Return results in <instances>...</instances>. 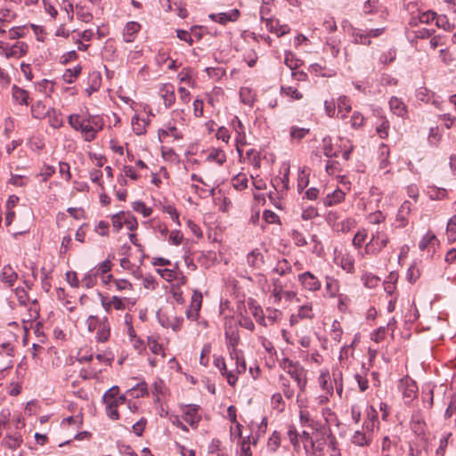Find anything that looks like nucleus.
I'll list each match as a JSON object with an SVG mask.
<instances>
[{
    "label": "nucleus",
    "instance_id": "obj_54",
    "mask_svg": "<svg viewBox=\"0 0 456 456\" xmlns=\"http://www.w3.org/2000/svg\"><path fill=\"white\" fill-rule=\"evenodd\" d=\"M278 265H285V268H279V267H274L273 268V272L275 273H278L280 275L283 276L287 273H291L292 271V267L291 265H289V261L286 259V258H282L281 260H280L278 262Z\"/></svg>",
    "mask_w": 456,
    "mask_h": 456
},
{
    "label": "nucleus",
    "instance_id": "obj_26",
    "mask_svg": "<svg viewBox=\"0 0 456 456\" xmlns=\"http://www.w3.org/2000/svg\"><path fill=\"white\" fill-rule=\"evenodd\" d=\"M133 209L140 212L144 217H149L152 214V208H147L143 201L137 200L133 203Z\"/></svg>",
    "mask_w": 456,
    "mask_h": 456
},
{
    "label": "nucleus",
    "instance_id": "obj_33",
    "mask_svg": "<svg viewBox=\"0 0 456 456\" xmlns=\"http://www.w3.org/2000/svg\"><path fill=\"white\" fill-rule=\"evenodd\" d=\"M281 92L287 96L291 97L294 100H300L303 98V94L297 89L292 86H281Z\"/></svg>",
    "mask_w": 456,
    "mask_h": 456
},
{
    "label": "nucleus",
    "instance_id": "obj_17",
    "mask_svg": "<svg viewBox=\"0 0 456 456\" xmlns=\"http://www.w3.org/2000/svg\"><path fill=\"white\" fill-rule=\"evenodd\" d=\"M248 306L255 318L264 320L263 309L254 298H248Z\"/></svg>",
    "mask_w": 456,
    "mask_h": 456
},
{
    "label": "nucleus",
    "instance_id": "obj_46",
    "mask_svg": "<svg viewBox=\"0 0 456 456\" xmlns=\"http://www.w3.org/2000/svg\"><path fill=\"white\" fill-rule=\"evenodd\" d=\"M117 447L118 452L123 455L138 456L129 444H126L121 441L117 442Z\"/></svg>",
    "mask_w": 456,
    "mask_h": 456
},
{
    "label": "nucleus",
    "instance_id": "obj_3",
    "mask_svg": "<svg viewBox=\"0 0 456 456\" xmlns=\"http://www.w3.org/2000/svg\"><path fill=\"white\" fill-rule=\"evenodd\" d=\"M298 280L304 288L309 290L316 291L321 288V282L311 272H305L299 274Z\"/></svg>",
    "mask_w": 456,
    "mask_h": 456
},
{
    "label": "nucleus",
    "instance_id": "obj_41",
    "mask_svg": "<svg viewBox=\"0 0 456 456\" xmlns=\"http://www.w3.org/2000/svg\"><path fill=\"white\" fill-rule=\"evenodd\" d=\"M379 0H367L363 5V12L365 14H372L378 12Z\"/></svg>",
    "mask_w": 456,
    "mask_h": 456
},
{
    "label": "nucleus",
    "instance_id": "obj_52",
    "mask_svg": "<svg viewBox=\"0 0 456 456\" xmlns=\"http://www.w3.org/2000/svg\"><path fill=\"white\" fill-rule=\"evenodd\" d=\"M45 106L42 103V102L38 101L31 106V112L34 118H39L43 117L45 113L44 112Z\"/></svg>",
    "mask_w": 456,
    "mask_h": 456
},
{
    "label": "nucleus",
    "instance_id": "obj_36",
    "mask_svg": "<svg viewBox=\"0 0 456 456\" xmlns=\"http://www.w3.org/2000/svg\"><path fill=\"white\" fill-rule=\"evenodd\" d=\"M436 25L438 28H442L446 31H452L454 28V25L451 24L446 15H440L436 17Z\"/></svg>",
    "mask_w": 456,
    "mask_h": 456
},
{
    "label": "nucleus",
    "instance_id": "obj_4",
    "mask_svg": "<svg viewBox=\"0 0 456 456\" xmlns=\"http://www.w3.org/2000/svg\"><path fill=\"white\" fill-rule=\"evenodd\" d=\"M185 408L186 410L184 411V420L188 422L191 428H196L201 419L200 415L198 414L200 406L197 404H188L185 406Z\"/></svg>",
    "mask_w": 456,
    "mask_h": 456
},
{
    "label": "nucleus",
    "instance_id": "obj_29",
    "mask_svg": "<svg viewBox=\"0 0 456 456\" xmlns=\"http://www.w3.org/2000/svg\"><path fill=\"white\" fill-rule=\"evenodd\" d=\"M4 441L8 448L16 449L20 445L22 438L20 435L15 434L13 436H6Z\"/></svg>",
    "mask_w": 456,
    "mask_h": 456
},
{
    "label": "nucleus",
    "instance_id": "obj_23",
    "mask_svg": "<svg viewBox=\"0 0 456 456\" xmlns=\"http://www.w3.org/2000/svg\"><path fill=\"white\" fill-rule=\"evenodd\" d=\"M147 340H148V345L150 346V350L151 351L152 354H162V356H165V352H164L163 346H162V345H160L158 342L156 338L151 336V337H148Z\"/></svg>",
    "mask_w": 456,
    "mask_h": 456
},
{
    "label": "nucleus",
    "instance_id": "obj_62",
    "mask_svg": "<svg viewBox=\"0 0 456 456\" xmlns=\"http://www.w3.org/2000/svg\"><path fill=\"white\" fill-rule=\"evenodd\" d=\"M114 283H115L117 290L121 291V290H125V289H128V290L133 289L132 283L130 281H128L127 280H125V279L114 280Z\"/></svg>",
    "mask_w": 456,
    "mask_h": 456
},
{
    "label": "nucleus",
    "instance_id": "obj_47",
    "mask_svg": "<svg viewBox=\"0 0 456 456\" xmlns=\"http://www.w3.org/2000/svg\"><path fill=\"white\" fill-rule=\"evenodd\" d=\"M309 178L308 175L305 174V169H302L297 178V191L301 193L304 189L308 185Z\"/></svg>",
    "mask_w": 456,
    "mask_h": 456
},
{
    "label": "nucleus",
    "instance_id": "obj_5",
    "mask_svg": "<svg viewBox=\"0 0 456 456\" xmlns=\"http://www.w3.org/2000/svg\"><path fill=\"white\" fill-rule=\"evenodd\" d=\"M202 304V294L199 290H194L191 297V303L190 307L193 308L195 313L193 314L190 309L186 311V315L188 319L195 320L199 316V312L201 308Z\"/></svg>",
    "mask_w": 456,
    "mask_h": 456
},
{
    "label": "nucleus",
    "instance_id": "obj_12",
    "mask_svg": "<svg viewBox=\"0 0 456 456\" xmlns=\"http://www.w3.org/2000/svg\"><path fill=\"white\" fill-rule=\"evenodd\" d=\"M248 263L252 267H259L265 263L264 256L258 249H253L247 256Z\"/></svg>",
    "mask_w": 456,
    "mask_h": 456
},
{
    "label": "nucleus",
    "instance_id": "obj_58",
    "mask_svg": "<svg viewBox=\"0 0 456 456\" xmlns=\"http://www.w3.org/2000/svg\"><path fill=\"white\" fill-rule=\"evenodd\" d=\"M131 390H133V391L139 390L140 393L135 395L136 398L148 395V385L145 381L136 384Z\"/></svg>",
    "mask_w": 456,
    "mask_h": 456
},
{
    "label": "nucleus",
    "instance_id": "obj_13",
    "mask_svg": "<svg viewBox=\"0 0 456 456\" xmlns=\"http://www.w3.org/2000/svg\"><path fill=\"white\" fill-rule=\"evenodd\" d=\"M81 72V65H77L73 69H67L62 75V79L68 84H72Z\"/></svg>",
    "mask_w": 456,
    "mask_h": 456
},
{
    "label": "nucleus",
    "instance_id": "obj_40",
    "mask_svg": "<svg viewBox=\"0 0 456 456\" xmlns=\"http://www.w3.org/2000/svg\"><path fill=\"white\" fill-rule=\"evenodd\" d=\"M106 414L110 419L113 420H118L119 419V412L118 411L116 403L109 402L106 403Z\"/></svg>",
    "mask_w": 456,
    "mask_h": 456
},
{
    "label": "nucleus",
    "instance_id": "obj_35",
    "mask_svg": "<svg viewBox=\"0 0 456 456\" xmlns=\"http://www.w3.org/2000/svg\"><path fill=\"white\" fill-rule=\"evenodd\" d=\"M425 422L423 420H412L411 429L417 435L420 440H426V436L422 425Z\"/></svg>",
    "mask_w": 456,
    "mask_h": 456
},
{
    "label": "nucleus",
    "instance_id": "obj_11",
    "mask_svg": "<svg viewBox=\"0 0 456 456\" xmlns=\"http://www.w3.org/2000/svg\"><path fill=\"white\" fill-rule=\"evenodd\" d=\"M345 193L340 189L335 190L331 194H328L326 199L324 200V205L326 207H330L335 204H338L344 200Z\"/></svg>",
    "mask_w": 456,
    "mask_h": 456
},
{
    "label": "nucleus",
    "instance_id": "obj_61",
    "mask_svg": "<svg viewBox=\"0 0 456 456\" xmlns=\"http://www.w3.org/2000/svg\"><path fill=\"white\" fill-rule=\"evenodd\" d=\"M78 58V54L75 50L69 51L64 53L61 59L60 63L62 65H67L70 61H75Z\"/></svg>",
    "mask_w": 456,
    "mask_h": 456
},
{
    "label": "nucleus",
    "instance_id": "obj_1",
    "mask_svg": "<svg viewBox=\"0 0 456 456\" xmlns=\"http://www.w3.org/2000/svg\"><path fill=\"white\" fill-rule=\"evenodd\" d=\"M240 12L238 9H233L230 12H220V13H211L208 15V18L216 22H218L221 25H225L229 21H235L240 17Z\"/></svg>",
    "mask_w": 456,
    "mask_h": 456
},
{
    "label": "nucleus",
    "instance_id": "obj_64",
    "mask_svg": "<svg viewBox=\"0 0 456 456\" xmlns=\"http://www.w3.org/2000/svg\"><path fill=\"white\" fill-rule=\"evenodd\" d=\"M455 411H456V394H454L451 398L448 407L444 412V418L450 419Z\"/></svg>",
    "mask_w": 456,
    "mask_h": 456
},
{
    "label": "nucleus",
    "instance_id": "obj_51",
    "mask_svg": "<svg viewBox=\"0 0 456 456\" xmlns=\"http://www.w3.org/2000/svg\"><path fill=\"white\" fill-rule=\"evenodd\" d=\"M338 112L345 110L348 113L351 110L350 100L347 96L342 95L338 100Z\"/></svg>",
    "mask_w": 456,
    "mask_h": 456
},
{
    "label": "nucleus",
    "instance_id": "obj_56",
    "mask_svg": "<svg viewBox=\"0 0 456 456\" xmlns=\"http://www.w3.org/2000/svg\"><path fill=\"white\" fill-rule=\"evenodd\" d=\"M123 224L130 231H135L138 227V222L134 216L127 213V217L125 218Z\"/></svg>",
    "mask_w": 456,
    "mask_h": 456
},
{
    "label": "nucleus",
    "instance_id": "obj_45",
    "mask_svg": "<svg viewBox=\"0 0 456 456\" xmlns=\"http://www.w3.org/2000/svg\"><path fill=\"white\" fill-rule=\"evenodd\" d=\"M111 257L114 258V256H111ZM112 266L113 265L110 261V255H109V257L100 264L96 274L104 275L111 270Z\"/></svg>",
    "mask_w": 456,
    "mask_h": 456
},
{
    "label": "nucleus",
    "instance_id": "obj_15",
    "mask_svg": "<svg viewBox=\"0 0 456 456\" xmlns=\"http://www.w3.org/2000/svg\"><path fill=\"white\" fill-rule=\"evenodd\" d=\"M389 106L391 110L397 116H403L405 112V105L397 97L393 96L389 101Z\"/></svg>",
    "mask_w": 456,
    "mask_h": 456
},
{
    "label": "nucleus",
    "instance_id": "obj_31",
    "mask_svg": "<svg viewBox=\"0 0 456 456\" xmlns=\"http://www.w3.org/2000/svg\"><path fill=\"white\" fill-rule=\"evenodd\" d=\"M86 121L93 126L97 131L102 130L104 126L103 118L96 115L89 114L87 118H86Z\"/></svg>",
    "mask_w": 456,
    "mask_h": 456
},
{
    "label": "nucleus",
    "instance_id": "obj_42",
    "mask_svg": "<svg viewBox=\"0 0 456 456\" xmlns=\"http://www.w3.org/2000/svg\"><path fill=\"white\" fill-rule=\"evenodd\" d=\"M53 115L49 114V123L50 126L54 128H59L62 126L63 121L61 118V112H57L54 109H52Z\"/></svg>",
    "mask_w": 456,
    "mask_h": 456
},
{
    "label": "nucleus",
    "instance_id": "obj_63",
    "mask_svg": "<svg viewBox=\"0 0 456 456\" xmlns=\"http://www.w3.org/2000/svg\"><path fill=\"white\" fill-rule=\"evenodd\" d=\"M250 440H249V436H247L245 438H243L240 442V446H241V453H240V456H252V452H251V450H250Z\"/></svg>",
    "mask_w": 456,
    "mask_h": 456
},
{
    "label": "nucleus",
    "instance_id": "obj_30",
    "mask_svg": "<svg viewBox=\"0 0 456 456\" xmlns=\"http://www.w3.org/2000/svg\"><path fill=\"white\" fill-rule=\"evenodd\" d=\"M316 443L313 440L309 443L310 448L312 449V454L314 456H322L323 454V445L325 444V439L322 438L321 440L317 441Z\"/></svg>",
    "mask_w": 456,
    "mask_h": 456
},
{
    "label": "nucleus",
    "instance_id": "obj_7",
    "mask_svg": "<svg viewBox=\"0 0 456 456\" xmlns=\"http://www.w3.org/2000/svg\"><path fill=\"white\" fill-rule=\"evenodd\" d=\"M110 336V325L108 317H103L96 332V340L104 343L109 340Z\"/></svg>",
    "mask_w": 456,
    "mask_h": 456
},
{
    "label": "nucleus",
    "instance_id": "obj_27",
    "mask_svg": "<svg viewBox=\"0 0 456 456\" xmlns=\"http://www.w3.org/2000/svg\"><path fill=\"white\" fill-rule=\"evenodd\" d=\"M125 216H126L125 211H119L110 216L111 222H112V226L116 232H118L122 229L123 223H124V222H122V218Z\"/></svg>",
    "mask_w": 456,
    "mask_h": 456
},
{
    "label": "nucleus",
    "instance_id": "obj_37",
    "mask_svg": "<svg viewBox=\"0 0 456 456\" xmlns=\"http://www.w3.org/2000/svg\"><path fill=\"white\" fill-rule=\"evenodd\" d=\"M418 392V387L413 380L406 383L403 395L404 397L414 398Z\"/></svg>",
    "mask_w": 456,
    "mask_h": 456
},
{
    "label": "nucleus",
    "instance_id": "obj_59",
    "mask_svg": "<svg viewBox=\"0 0 456 456\" xmlns=\"http://www.w3.org/2000/svg\"><path fill=\"white\" fill-rule=\"evenodd\" d=\"M109 227L110 224L106 221H100L98 224L94 228V232L100 234L101 236H108L109 235Z\"/></svg>",
    "mask_w": 456,
    "mask_h": 456
},
{
    "label": "nucleus",
    "instance_id": "obj_34",
    "mask_svg": "<svg viewBox=\"0 0 456 456\" xmlns=\"http://www.w3.org/2000/svg\"><path fill=\"white\" fill-rule=\"evenodd\" d=\"M362 280L363 281L365 287L370 289L377 287L379 282V278L371 273L363 274Z\"/></svg>",
    "mask_w": 456,
    "mask_h": 456
},
{
    "label": "nucleus",
    "instance_id": "obj_53",
    "mask_svg": "<svg viewBox=\"0 0 456 456\" xmlns=\"http://www.w3.org/2000/svg\"><path fill=\"white\" fill-rule=\"evenodd\" d=\"M263 218L268 224H279L281 222L279 216L269 209L264 211Z\"/></svg>",
    "mask_w": 456,
    "mask_h": 456
},
{
    "label": "nucleus",
    "instance_id": "obj_16",
    "mask_svg": "<svg viewBox=\"0 0 456 456\" xmlns=\"http://www.w3.org/2000/svg\"><path fill=\"white\" fill-rule=\"evenodd\" d=\"M284 63L291 69L296 70L303 64V61L297 59L291 52L285 53Z\"/></svg>",
    "mask_w": 456,
    "mask_h": 456
},
{
    "label": "nucleus",
    "instance_id": "obj_55",
    "mask_svg": "<svg viewBox=\"0 0 456 456\" xmlns=\"http://www.w3.org/2000/svg\"><path fill=\"white\" fill-rule=\"evenodd\" d=\"M211 352V345L209 343H207L204 345L202 350H201V354H200V363L203 366H208V354H210Z\"/></svg>",
    "mask_w": 456,
    "mask_h": 456
},
{
    "label": "nucleus",
    "instance_id": "obj_14",
    "mask_svg": "<svg viewBox=\"0 0 456 456\" xmlns=\"http://www.w3.org/2000/svg\"><path fill=\"white\" fill-rule=\"evenodd\" d=\"M207 160L210 162L215 161L218 165L222 166L226 162V155L221 149H212L207 158Z\"/></svg>",
    "mask_w": 456,
    "mask_h": 456
},
{
    "label": "nucleus",
    "instance_id": "obj_48",
    "mask_svg": "<svg viewBox=\"0 0 456 456\" xmlns=\"http://www.w3.org/2000/svg\"><path fill=\"white\" fill-rule=\"evenodd\" d=\"M101 322H102V319H100L98 316L90 315L86 320L88 331L93 332L95 330H98V327L101 324Z\"/></svg>",
    "mask_w": 456,
    "mask_h": 456
},
{
    "label": "nucleus",
    "instance_id": "obj_43",
    "mask_svg": "<svg viewBox=\"0 0 456 456\" xmlns=\"http://www.w3.org/2000/svg\"><path fill=\"white\" fill-rule=\"evenodd\" d=\"M27 28L25 26L20 27H13L9 30V38L10 39H18L25 37V30Z\"/></svg>",
    "mask_w": 456,
    "mask_h": 456
},
{
    "label": "nucleus",
    "instance_id": "obj_60",
    "mask_svg": "<svg viewBox=\"0 0 456 456\" xmlns=\"http://www.w3.org/2000/svg\"><path fill=\"white\" fill-rule=\"evenodd\" d=\"M364 117L362 113L354 111L351 118L352 126L354 128H359L363 125Z\"/></svg>",
    "mask_w": 456,
    "mask_h": 456
},
{
    "label": "nucleus",
    "instance_id": "obj_6",
    "mask_svg": "<svg viewBox=\"0 0 456 456\" xmlns=\"http://www.w3.org/2000/svg\"><path fill=\"white\" fill-rule=\"evenodd\" d=\"M160 96L166 108L171 107L175 102V87L171 84H164L159 89Z\"/></svg>",
    "mask_w": 456,
    "mask_h": 456
},
{
    "label": "nucleus",
    "instance_id": "obj_44",
    "mask_svg": "<svg viewBox=\"0 0 456 456\" xmlns=\"http://www.w3.org/2000/svg\"><path fill=\"white\" fill-rule=\"evenodd\" d=\"M7 268L12 270L10 265L4 266L2 272L3 281L6 283H9L11 286L14 283V281L18 279V274L15 272H12L10 274L7 273Z\"/></svg>",
    "mask_w": 456,
    "mask_h": 456
},
{
    "label": "nucleus",
    "instance_id": "obj_28",
    "mask_svg": "<svg viewBox=\"0 0 456 456\" xmlns=\"http://www.w3.org/2000/svg\"><path fill=\"white\" fill-rule=\"evenodd\" d=\"M310 133L309 128H303L297 126H291L290 128V136L292 139L302 140Z\"/></svg>",
    "mask_w": 456,
    "mask_h": 456
},
{
    "label": "nucleus",
    "instance_id": "obj_21",
    "mask_svg": "<svg viewBox=\"0 0 456 456\" xmlns=\"http://www.w3.org/2000/svg\"><path fill=\"white\" fill-rule=\"evenodd\" d=\"M437 243L438 240L436 236L431 232H428L419 241V248L421 251L425 250L428 245H434Z\"/></svg>",
    "mask_w": 456,
    "mask_h": 456
},
{
    "label": "nucleus",
    "instance_id": "obj_39",
    "mask_svg": "<svg viewBox=\"0 0 456 456\" xmlns=\"http://www.w3.org/2000/svg\"><path fill=\"white\" fill-rule=\"evenodd\" d=\"M281 444V435L279 432L274 431L272 436L269 438L267 446L272 452H275Z\"/></svg>",
    "mask_w": 456,
    "mask_h": 456
},
{
    "label": "nucleus",
    "instance_id": "obj_18",
    "mask_svg": "<svg viewBox=\"0 0 456 456\" xmlns=\"http://www.w3.org/2000/svg\"><path fill=\"white\" fill-rule=\"evenodd\" d=\"M92 83L91 85L86 89V92L88 96H90L94 92L98 91L101 84V75L98 72H94L92 75H90Z\"/></svg>",
    "mask_w": 456,
    "mask_h": 456
},
{
    "label": "nucleus",
    "instance_id": "obj_24",
    "mask_svg": "<svg viewBox=\"0 0 456 456\" xmlns=\"http://www.w3.org/2000/svg\"><path fill=\"white\" fill-rule=\"evenodd\" d=\"M339 45L340 41L336 39L335 37H330L327 39L326 47L329 48L331 55L334 58H337L339 53Z\"/></svg>",
    "mask_w": 456,
    "mask_h": 456
},
{
    "label": "nucleus",
    "instance_id": "obj_8",
    "mask_svg": "<svg viewBox=\"0 0 456 456\" xmlns=\"http://www.w3.org/2000/svg\"><path fill=\"white\" fill-rule=\"evenodd\" d=\"M141 28V25L136 21H129L126 24L124 28V40L126 43H131L134 40L137 33Z\"/></svg>",
    "mask_w": 456,
    "mask_h": 456
},
{
    "label": "nucleus",
    "instance_id": "obj_38",
    "mask_svg": "<svg viewBox=\"0 0 456 456\" xmlns=\"http://www.w3.org/2000/svg\"><path fill=\"white\" fill-rule=\"evenodd\" d=\"M132 126L136 135H142L146 133L145 125H142L137 115L132 118Z\"/></svg>",
    "mask_w": 456,
    "mask_h": 456
},
{
    "label": "nucleus",
    "instance_id": "obj_19",
    "mask_svg": "<svg viewBox=\"0 0 456 456\" xmlns=\"http://www.w3.org/2000/svg\"><path fill=\"white\" fill-rule=\"evenodd\" d=\"M352 443L359 446H367L370 444V438L366 434L356 431L352 437Z\"/></svg>",
    "mask_w": 456,
    "mask_h": 456
},
{
    "label": "nucleus",
    "instance_id": "obj_10",
    "mask_svg": "<svg viewBox=\"0 0 456 456\" xmlns=\"http://www.w3.org/2000/svg\"><path fill=\"white\" fill-rule=\"evenodd\" d=\"M12 95L15 102L20 105H28V92L25 89L13 85L12 87Z\"/></svg>",
    "mask_w": 456,
    "mask_h": 456
},
{
    "label": "nucleus",
    "instance_id": "obj_50",
    "mask_svg": "<svg viewBox=\"0 0 456 456\" xmlns=\"http://www.w3.org/2000/svg\"><path fill=\"white\" fill-rule=\"evenodd\" d=\"M437 14L434 11L428 10L427 12H422L419 15V20L420 23L428 24L434 20H436Z\"/></svg>",
    "mask_w": 456,
    "mask_h": 456
},
{
    "label": "nucleus",
    "instance_id": "obj_20",
    "mask_svg": "<svg viewBox=\"0 0 456 456\" xmlns=\"http://www.w3.org/2000/svg\"><path fill=\"white\" fill-rule=\"evenodd\" d=\"M233 187L236 190L242 191L248 187V178L246 175L240 173L232 177Z\"/></svg>",
    "mask_w": 456,
    "mask_h": 456
},
{
    "label": "nucleus",
    "instance_id": "obj_22",
    "mask_svg": "<svg viewBox=\"0 0 456 456\" xmlns=\"http://www.w3.org/2000/svg\"><path fill=\"white\" fill-rule=\"evenodd\" d=\"M322 142L324 144L323 147V153L328 158H337L338 156V152H332L333 151V145H332V139L330 135L325 136L322 139Z\"/></svg>",
    "mask_w": 456,
    "mask_h": 456
},
{
    "label": "nucleus",
    "instance_id": "obj_25",
    "mask_svg": "<svg viewBox=\"0 0 456 456\" xmlns=\"http://www.w3.org/2000/svg\"><path fill=\"white\" fill-rule=\"evenodd\" d=\"M225 338L227 340V346L230 347H237L240 342V336L237 330L225 331Z\"/></svg>",
    "mask_w": 456,
    "mask_h": 456
},
{
    "label": "nucleus",
    "instance_id": "obj_57",
    "mask_svg": "<svg viewBox=\"0 0 456 456\" xmlns=\"http://www.w3.org/2000/svg\"><path fill=\"white\" fill-rule=\"evenodd\" d=\"M147 420L145 418H142L140 420H138L136 423H134L132 427L134 433L137 436H141L144 431L145 426H146Z\"/></svg>",
    "mask_w": 456,
    "mask_h": 456
},
{
    "label": "nucleus",
    "instance_id": "obj_9",
    "mask_svg": "<svg viewBox=\"0 0 456 456\" xmlns=\"http://www.w3.org/2000/svg\"><path fill=\"white\" fill-rule=\"evenodd\" d=\"M28 45L25 42H16L8 51L5 52L7 59L12 57L20 58L28 53Z\"/></svg>",
    "mask_w": 456,
    "mask_h": 456
},
{
    "label": "nucleus",
    "instance_id": "obj_49",
    "mask_svg": "<svg viewBox=\"0 0 456 456\" xmlns=\"http://www.w3.org/2000/svg\"><path fill=\"white\" fill-rule=\"evenodd\" d=\"M279 379L280 381H281L282 391L284 395L288 399L292 398L294 395V390L289 387V380L283 375H280Z\"/></svg>",
    "mask_w": 456,
    "mask_h": 456
},
{
    "label": "nucleus",
    "instance_id": "obj_32",
    "mask_svg": "<svg viewBox=\"0 0 456 456\" xmlns=\"http://www.w3.org/2000/svg\"><path fill=\"white\" fill-rule=\"evenodd\" d=\"M118 394L119 387L118 386L111 387L104 393L102 396L103 403H108L109 402L114 401L115 399H117Z\"/></svg>",
    "mask_w": 456,
    "mask_h": 456
},
{
    "label": "nucleus",
    "instance_id": "obj_2",
    "mask_svg": "<svg viewBox=\"0 0 456 456\" xmlns=\"http://www.w3.org/2000/svg\"><path fill=\"white\" fill-rule=\"evenodd\" d=\"M288 374L297 382L299 389L304 391L306 386L305 370L300 365L298 362H296L294 370H288Z\"/></svg>",
    "mask_w": 456,
    "mask_h": 456
}]
</instances>
